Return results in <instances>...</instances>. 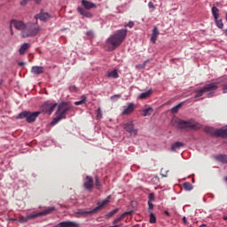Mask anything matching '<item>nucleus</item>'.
<instances>
[{
  "label": "nucleus",
  "mask_w": 227,
  "mask_h": 227,
  "mask_svg": "<svg viewBox=\"0 0 227 227\" xmlns=\"http://www.w3.org/2000/svg\"><path fill=\"white\" fill-rule=\"evenodd\" d=\"M127 33H129L127 28H121L117 30L114 35H110L105 44L106 51L112 52V51L118 49V47H120V45L125 42V38H127Z\"/></svg>",
  "instance_id": "f257e3e1"
},
{
  "label": "nucleus",
  "mask_w": 227,
  "mask_h": 227,
  "mask_svg": "<svg viewBox=\"0 0 227 227\" xmlns=\"http://www.w3.org/2000/svg\"><path fill=\"white\" fill-rule=\"evenodd\" d=\"M71 109L72 106L67 103H60L56 112L57 117L53 119L51 125H56L58 122L61 121V120H65V118H67V114Z\"/></svg>",
  "instance_id": "f03ea898"
},
{
  "label": "nucleus",
  "mask_w": 227,
  "mask_h": 227,
  "mask_svg": "<svg viewBox=\"0 0 227 227\" xmlns=\"http://www.w3.org/2000/svg\"><path fill=\"white\" fill-rule=\"evenodd\" d=\"M82 5L83 7H78L77 9L80 15H82L83 17H87V19H91V17H93V14H91V12L86 10H92V8H97V4L88 0H82Z\"/></svg>",
  "instance_id": "7ed1b4c3"
},
{
  "label": "nucleus",
  "mask_w": 227,
  "mask_h": 227,
  "mask_svg": "<svg viewBox=\"0 0 227 227\" xmlns=\"http://www.w3.org/2000/svg\"><path fill=\"white\" fill-rule=\"evenodd\" d=\"M40 33V26L35 23H27L24 31L21 32L22 38L36 36Z\"/></svg>",
  "instance_id": "20e7f679"
},
{
  "label": "nucleus",
  "mask_w": 227,
  "mask_h": 227,
  "mask_svg": "<svg viewBox=\"0 0 227 227\" xmlns=\"http://www.w3.org/2000/svg\"><path fill=\"white\" fill-rule=\"evenodd\" d=\"M38 116H40V112L31 113V112L24 111V112H21L17 116V119L24 120V118H26V121L27 123H35V121H36V118H38Z\"/></svg>",
  "instance_id": "39448f33"
},
{
  "label": "nucleus",
  "mask_w": 227,
  "mask_h": 227,
  "mask_svg": "<svg viewBox=\"0 0 227 227\" xmlns=\"http://www.w3.org/2000/svg\"><path fill=\"white\" fill-rule=\"evenodd\" d=\"M176 123L177 124V129H196L198 127V123L194 120L182 121L177 119Z\"/></svg>",
  "instance_id": "423d86ee"
},
{
  "label": "nucleus",
  "mask_w": 227,
  "mask_h": 227,
  "mask_svg": "<svg viewBox=\"0 0 227 227\" xmlns=\"http://www.w3.org/2000/svg\"><path fill=\"white\" fill-rule=\"evenodd\" d=\"M109 203V200H105L102 202H98V207H96L94 209L90 210V211H82L80 212L79 214L81 215H90V214H97V212H99V210H102V208H104V207H106V205H107Z\"/></svg>",
  "instance_id": "0eeeda50"
},
{
  "label": "nucleus",
  "mask_w": 227,
  "mask_h": 227,
  "mask_svg": "<svg viewBox=\"0 0 227 227\" xmlns=\"http://www.w3.org/2000/svg\"><path fill=\"white\" fill-rule=\"evenodd\" d=\"M58 106V103L46 102L42 106V111L47 114H51L54 109Z\"/></svg>",
  "instance_id": "6e6552de"
},
{
  "label": "nucleus",
  "mask_w": 227,
  "mask_h": 227,
  "mask_svg": "<svg viewBox=\"0 0 227 227\" xmlns=\"http://www.w3.org/2000/svg\"><path fill=\"white\" fill-rule=\"evenodd\" d=\"M12 26H13V27H15V29H17L18 31L22 32V31H26V27L27 24L24 23V21L12 20L11 21V29H12Z\"/></svg>",
  "instance_id": "1a4fd4ad"
},
{
  "label": "nucleus",
  "mask_w": 227,
  "mask_h": 227,
  "mask_svg": "<svg viewBox=\"0 0 227 227\" xmlns=\"http://www.w3.org/2000/svg\"><path fill=\"white\" fill-rule=\"evenodd\" d=\"M123 128L125 129L126 132L130 134V136L137 135V129L134 128V122L132 121H129L128 122L124 123Z\"/></svg>",
  "instance_id": "9d476101"
},
{
  "label": "nucleus",
  "mask_w": 227,
  "mask_h": 227,
  "mask_svg": "<svg viewBox=\"0 0 227 227\" xmlns=\"http://www.w3.org/2000/svg\"><path fill=\"white\" fill-rule=\"evenodd\" d=\"M85 180L86 181L83 184L84 189H86V191H93V185H94L93 177L87 176Z\"/></svg>",
  "instance_id": "9b49d317"
},
{
  "label": "nucleus",
  "mask_w": 227,
  "mask_h": 227,
  "mask_svg": "<svg viewBox=\"0 0 227 227\" xmlns=\"http://www.w3.org/2000/svg\"><path fill=\"white\" fill-rule=\"evenodd\" d=\"M130 214H132V211H128V212H125L122 215H121L118 218H115L113 221L114 226H118V227L121 226V224H118V223H121V221H123V219H125V216L130 215Z\"/></svg>",
  "instance_id": "f8f14e48"
},
{
  "label": "nucleus",
  "mask_w": 227,
  "mask_h": 227,
  "mask_svg": "<svg viewBox=\"0 0 227 227\" xmlns=\"http://www.w3.org/2000/svg\"><path fill=\"white\" fill-rule=\"evenodd\" d=\"M79 223L77 222L66 221L59 223L57 227H79Z\"/></svg>",
  "instance_id": "ddd939ff"
},
{
  "label": "nucleus",
  "mask_w": 227,
  "mask_h": 227,
  "mask_svg": "<svg viewBox=\"0 0 227 227\" xmlns=\"http://www.w3.org/2000/svg\"><path fill=\"white\" fill-rule=\"evenodd\" d=\"M217 84L215 83H209V84H206L202 90H204V92L207 93L208 91H215V90H217Z\"/></svg>",
  "instance_id": "4468645a"
},
{
  "label": "nucleus",
  "mask_w": 227,
  "mask_h": 227,
  "mask_svg": "<svg viewBox=\"0 0 227 227\" xmlns=\"http://www.w3.org/2000/svg\"><path fill=\"white\" fill-rule=\"evenodd\" d=\"M35 19H39L43 22H47L51 19V14L47 12H41L40 14L35 16Z\"/></svg>",
  "instance_id": "2eb2a0df"
},
{
  "label": "nucleus",
  "mask_w": 227,
  "mask_h": 227,
  "mask_svg": "<svg viewBox=\"0 0 227 227\" xmlns=\"http://www.w3.org/2000/svg\"><path fill=\"white\" fill-rule=\"evenodd\" d=\"M36 217H41L40 213L31 214V215H27L26 217H22L21 223H27V221L36 219Z\"/></svg>",
  "instance_id": "dca6fc26"
},
{
  "label": "nucleus",
  "mask_w": 227,
  "mask_h": 227,
  "mask_svg": "<svg viewBox=\"0 0 227 227\" xmlns=\"http://www.w3.org/2000/svg\"><path fill=\"white\" fill-rule=\"evenodd\" d=\"M31 73L34 74V75H40L43 74V67L34 66L31 68Z\"/></svg>",
  "instance_id": "f3484780"
},
{
  "label": "nucleus",
  "mask_w": 227,
  "mask_h": 227,
  "mask_svg": "<svg viewBox=\"0 0 227 227\" xmlns=\"http://www.w3.org/2000/svg\"><path fill=\"white\" fill-rule=\"evenodd\" d=\"M157 38H159V28L157 27H155L153 29V33H152V36H151V42L153 43H156Z\"/></svg>",
  "instance_id": "a211bd4d"
},
{
  "label": "nucleus",
  "mask_w": 227,
  "mask_h": 227,
  "mask_svg": "<svg viewBox=\"0 0 227 227\" xmlns=\"http://www.w3.org/2000/svg\"><path fill=\"white\" fill-rule=\"evenodd\" d=\"M134 109H136V106H134V103H130L126 109L122 112V114L129 115L131 114V113H134Z\"/></svg>",
  "instance_id": "6ab92c4d"
},
{
  "label": "nucleus",
  "mask_w": 227,
  "mask_h": 227,
  "mask_svg": "<svg viewBox=\"0 0 227 227\" xmlns=\"http://www.w3.org/2000/svg\"><path fill=\"white\" fill-rule=\"evenodd\" d=\"M215 160L222 162V164H227V155L226 154H217L215 156Z\"/></svg>",
  "instance_id": "aec40b11"
},
{
  "label": "nucleus",
  "mask_w": 227,
  "mask_h": 227,
  "mask_svg": "<svg viewBox=\"0 0 227 227\" xmlns=\"http://www.w3.org/2000/svg\"><path fill=\"white\" fill-rule=\"evenodd\" d=\"M204 132H206V134H209V136H215L216 137L217 129L207 126L204 129Z\"/></svg>",
  "instance_id": "412c9836"
},
{
  "label": "nucleus",
  "mask_w": 227,
  "mask_h": 227,
  "mask_svg": "<svg viewBox=\"0 0 227 227\" xmlns=\"http://www.w3.org/2000/svg\"><path fill=\"white\" fill-rule=\"evenodd\" d=\"M216 137H227V128L216 129Z\"/></svg>",
  "instance_id": "4be33fe9"
},
{
  "label": "nucleus",
  "mask_w": 227,
  "mask_h": 227,
  "mask_svg": "<svg viewBox=\"0 0 227 227\" xmlns=\"http://www.w3.org/2000/svg\"><path fill=\"white\" fill-rule=\"evenodd\" d=\"M30 47H31L30 43H23L19 50L20 56L26 54V51H27V49H29Z\"/></svg>",
  "instance_id": "5701e85b"
},
{
  "label": "nucleus",
  "mask_w": 227,
  "mask_h": 227,
  "mask_svg": "<svg viewBox=\"0 0 227 227\" xmlns=\"http://www.w3.org/2000/svg\"><path fill=\"white\" fill-rule=\"evenodd\" d=\"M185 146V144L182 142H176L171 146V152H176V150H180V148Z\"/></svg>",
  "instance_id": "b1692460"
},
{
  "label": "nucleus",
  "mask_w": 227,
  "mask_h": 227,
  "mask_svg": "<svg viewBox=\"0 0 227 227\" xmlns=\"http://www.w3.org/2000/svg\"><path fill=\"white\" fill-rule=\"evenodd\" d=\"M54 210H56V207H48L46 209H44L43 211L42 212H39V215H49V214H52V212H54Z\"/></svg>",
  "instance_id": "393cba45"
},
{
  "label": "nucleus",
  "mask_w": 227,
  "mask_h": 227,
  "mask_svg": "<svg viewBox=\"0 0 227 227\" xmlns=\"http://www.w3.org/2000/svg\"><path fill=\"white\" fill-rule=\"evenodd\" d=\"M107 77H110L111 79H118V77H120V74H118V70L114 69V71L108 72Z\"/></svg>",
  "instance_id": "a878e982"
},
{
  "label": "nucleus",
  "mask_w": 227,
  "mask_h": 227,
  "mask_svg": "<svg viewBox=\"0 0 227 227\" xmlns=\"http://www.w3.org/2000/svg\"><path fill=\"white\" fill-rule=\"evenodd\" d=\"M211 12L215 20H217V19H219V9L215 6H213Z\"/></svg>",
  "instance_id": "bb28decb"
},
{
  "label": "nucleus",
  "mask_w": 227,
  "mask_h": 227,
  "mask_svg": "<svg viewBox=\"0 0 227 227\" xmlns=\"http://www.w3.org/2000/svg\"><path fill=\"white\" fill-rule=\"evenodd\" d=\"M153 93V91H152V90H149L145 92L141 93L139 98H141V100H145V98H148V97H150Z\"/></svg>",
  "instance_id": "cd10ccee"
},
{
  "label": "nucleus",
  "mask_w": 227,
  "mask_h": 227,
  "mask_svg": "<svg viewBox=\"0 0 227 227\" xmlns=\"http://www.w3.org/2000/svg\"><path fill=\"white\" fill-rule=\"evenodd\" d=\"M118 212H120V208H115V209L112 210L111 212H109L108 214H106V218L111 219V217H113V215H115V214H118Z\"/></svg>",
  "instance_id": "c85d7f7f"
},
{
  "label": "nucleus",
  "mask_w": 227,
  "mask_h": 227,
  "mask_svg": "<svg viewBox=\"0 0 227 227\" xmlns=\"http://www.w3.org/2000/svg\"><path fill=\"white\" fill-rule=\"evenodd\" d=\"M153 113V108L148 107L143 111V116H150Z\"/></svg>",
  "instance_id": "c756f323"
},
{
  "label": "nucleus",
  "mask_w": 227,
  "mask_h": 227,
  "mask_svg": "<svg viewBox=\"0 0 227 227\" xmlns=\"http://www.w3.org/2000/svg\"><path fill=\"white\" fill-rule=\"evenodd\" d=\"M215 22L217 27H219V29H223V27H224V24L223 23V20L216 19V20H215Z\"/></svg>",
  "instance_id": "7c9ffc66"
},
{
  "label": "nucleus",
  "mask_w": 227,
  "mask_h": 227,
  "mask_svg": "<svg viewBox=\"0 0 227 227\" xmlns=\"http://www.w3.org/2000/svg\"><path fill=\"white\" fill-rule=\"evenodd\" d=\"M82 104H86V96H82V100L74 102V106H82Z\"/></svg>",
  "instance_id": "2f4dec72"
},
{
  "label": "nucleus",
  "mask_w": 227,
  "mask_h": 227,
  "mask_svg": "<svg viewBox=\"0 0 227 227\" xmlns=\"http://www.w3.org/2000/svg\"><path fill=\"white\" fill-rule=\"evenodd\" d=\"M182 106H183V103H179L177 106H174L171 109V113H173L174 114L178 113V111L180 110V107H182Z\"/></svg>",
  "instance_id": "473e14b6"
},
{
  "label": "nucleus",
  "mask_w": 227,
  "mask_h": 227,
  "mask_svg": "<svg viewBox=\"0 0 227 227\" xmlns=\"http://www.w3.org/2000/svg\"><path fill=\"white\" fill-rule=\"evenodd\" d=\"M183 187L185 189V191H192V184L189 182L184 183Z\"/></svg>",
  "instance_id": "72a5a7b5"
},
{
  "label": "nucleus",
  "mask_w": 227,
  "mask_h": 227,
  "mask_svg": "<svg viewBox=\"0 0 227 227\" xmlns=\"http://www.w3.org/2000/svg\"><path fill=\"white\" fill-rule=\"evenodd\" d=\"M203 93H205V90L202 89L196 91V95L194 96V98H200V97H203Z\"/></svg>",
  "instance_id": "f704fd0d"
},
{
  "label": "nucleus",
  "mask_w": 227,
  "mask_h": 227,
  "mask_svg": "<svg viewBox=\"0 0 227 227\" xmlns=\"http://www.w3.org/2000/svg\"><path fill=\"white\" fill-rule=\"evenodd\" d=\"M149 222L151 223V224H155V223H157V218L155 217V215L153 213L150 214Z\"/></svg>",
  "instance_id": "c9c22d12"
},
{
  "label": "nucleus",
  "mask_w": 227,
  "mask_h": 227,
  "mask_svg": "<svg viewBox=\"0 0 227 227\" xmlns=\"http://www.w3.org/2000/svg\"><path fill=\"white\" fill-rule=\"evenodd\" d=\"M118 98H121V95L120 94H116L111 97V100H113L114 102H116V100H118Z\"/></svg>",
  "instance_id": "e433bc0d"
},
{
  "label": "nucleus",
  "mask_w": 227,
  "mask_h": 227,
  "mask_svg": "<svg viewBox=\"0 0 227 227\" xmlns=\"http://www.w3.org/2000/svg\"><path fill=\"white\" fill-rule=\"evenodd\" d=\"M96 186L98 187V189H100V187H102V184L100 183V179L97 176H96Z\"/></svg>",
  "instance_id": "4c0bfd02"
},
{
  "label": "nucleus",
  "mask_w": 227,
  "mask_h": 227,
  "mask_svg": "<svg viewBox=\"0 0 227 227\" xmlns=\"http://www.w3.org/2000/svg\"><path fill=\"white\" fill-rule=\"evenodd\" d=\"M124 27H134V21H129L128 24L124 25Z\"/></svg>",
  "instance_id": "58836bf2"
},
{
  "label": "nucleus",
  "mask_w": 227,
  "mask_h": 227,
  "mask_svg": "<svg viewBox=\"0 0 227 227\" xmlns=\"http://www.w3.org/2000/svg\"><path fill=\"white\" fill-rule=\"evenodd\" d=\"M29 1H33V0H22L20 4L21 6H26V4H27V3H29Z\"/></svg>",
  "instance_id": "ea45409f"
},
{
  "label": "nucleus",
  "mask_w": 227,
  "mask_h": 227,
  "mask_svg": "<svg viewBox=\"0 0 227 227\" xmlns=\"http://www.w3.org/2000/svg\"><path fill=\"white\" fill-rule=\"evenodd\" d=\"M29 1H33V0H22L20 4L21 6H26V4H27V3H29Z\"/></svg>",
  "instance_id": "a19ab883"
},
{
  "label": "nucleus",
  "mask_w": 227,
  "mask_h": 227,
  "mask_svg": "<svg viewBox=\"0 0 227 227\" xmlns=\"http://www.w3.org/2000/svg\"><path fill=\"white\" fill-rule=\"evenodd\" d=\"M148 198H149V201H153L155 200V194L150 193Z\"/></svg>",
  "instance_id": "79ce46f5"
},
{
  "label": "nucleus",
  "mask_w": 227,
  "mask_h": 227,
  "mask_svg": "<svg viewBox=\"0 0 227 227\" xmlns=\"http://www.w3.org/2000/svg\"><path fill=\"white\" fill-rule=\"evenodd\" d=\"M87 36H89L90 38H93V36H95V34L93 33V31H88Z\"/></svg>",
  "instance_id": "37998d69"
},
{
  "label": "nucleus",
  "mask_w": 227,
  "mask_h": 227,
  "mask_svg": "<svg viewBox=\"0 0 227 227\" xmlns=\"http://www.w3.org/2000/svg\"><path fill=\"white\" fill-rule=\"evenodd\" d=\"M148 206H149V210H153V203L151 200H148Z\"/></svg>",
  "instance_id": "c03bdc74"
},
{
  "label": "nucleus",
  "mask_w": 227,
  "mask_h": 227,
  "mask_svg": "<svg viewBox=\"0 0 227 227\" xmlns=\"http://www.w3.org/2000/svg\"><path fill=\"white\" fill-rule=\"evenodd\" d=\"M223 93H227V84L223 86Z\"/></svg>",
  "instance_id": "a18cd8bd"
},
{
  "label": "nucleus",
  "mask_w": 227,
  "mask_h": 227,
  "mask_svg": "<svg viewBox=\"0 0 227 227\" xmlns=\"http://www.w3.org/2000/svg\"><path fill=\"white\" fill-rule=\"evenodd\" d=\"M148 6H149V8H155V5H153V2H149Z\"/></svg>",
  "instance_id": "49530a36"
},
{
  "label": "nucleus",
  "mask_w": 227,
  "mask_h": 227,
  "mask_svg": "<svg viewBox=\"0 0 227 227\" xmlns=\"http://www.w3.org/2000/svg\"><path fill=\"white\" fill-rule=\"evenodd\" d=\"M207 98H210V97H214V93H212V92L211 93H207Z\"/></svg>",
  "instance_id": "de8ad7c7"
},
{
  "label": "nucleus",
  "mask_w": 227,
  "mask_h": 227,
  "mask_svg": "<svg viewBox=\"0 0 227 227\" xmlns=\"http://www.w3.org/2000/svg\"><path fill=\"white\" fill-rule=\"evenodd\" d=\"M183 222L184 224H187V217L184 216L183 217Z\"/></svg>",
  "instance_id": "09e8293b"
},
{
  "label": "nucleus",
  "mask_w": 227,
  "mask_h": 227,
  "mask_svg": "<svg viewBox=\"0 0 227 227\" xmlns=\"http://www.w3.org/2000/svg\"><path fill=\"white\" fill-rule=\"evenodd\" d=\"M34 1L35 3H36V4H40V3H42V0H32Z\"/></svg>",
  "instance_id": "8fccbe9b"
},
{
  "label": "nucleus",
  "mask_w": 227,
  "mask_h": 227,
  "mask_svg": "<svg viewBox=\"0 0 227 227\" xmlns=\"http://www.w3.org/2000/svg\"><path fill=\"white\" fill-rule=\"evenodd\" d=\"M98 116H102V114H100V108L98 109Z\"/></svg>",
  "instance_id": "3c124183"
},
{
  "label": "nucleus",
  "mask_w": 227,
  "mask_h": 227,
  "mask_svg": "<svg viewBox=\"0 0 227 227\" xmlns=\"http://www.w3.org/2000/svg\"><path fill=\"white\" fill-rule=\"evenodd\" d=\"M24 65H25L24 62H20V63H19V66H20V67H24Z\"/></svg>",
  "instance_id": "603ef678"
},
{
  "label": "nucleus",
  "mask_w": 227,
  "mask_h": 227,
  "mask_svg": "<svg viewBox=\"0 0 227 227\" xmlns=\"http://www.w3.org/2000/svg\"><path fill=\"white\" fill-rule=\"evenodd\" d=\"M164 214L166 215H168V217H169V212H168V211H164Z\"/></svg>",
  "instance_id": "864d4df0"
},
{
  "label": "nucleus",
  "mask_w": 227,
  "mask_h": 227,
  "mask_svg": "<svg viewBox=\"0 0 227 227\" xmlns=\"http://www.w3.org/2000/svg\"><path fill=\"white\" fill-rule=\"evenodd\" d=\"M225 35H226V36H227V29L225 30Z\"/></svg>",
  "instance_id": "5fc2aeb1"
},
{
  "label": "nucleus",
  "mask_w": 227,
  "mask_h": 227,
  "mask_svg": "<svg viewBox=\"0 0 227 227\" xmlns=\"http://www.w3.org/2000/svg\"><path fill=\"white\" fill-rule=\"evenodd\" d=\"M224 220L227 221V216L224 217Z\"/></svg>",
  "instance_id": "6e6d98bb"
},
{
  "label": "nucleus",
  "mask_w": 227,
  "mask_h": 227,
  "mask_svg": "<svg viewBox=\"0 0 227 227\" xmlns=\"http://www.w3.org/2000/svg\"><path fill=\"white\" fill-rule=\"evenodd\" d=\"M18 223H20V218H19Z\"/></svg>",
  "instance_id": "4d7b16f0"
},
{
  "label": "nucleus",
  "mask_w": 227,
  "mask_h": 227,
  "mask_svg": "<svg viewBox=\"0 0 227 227\" xmlns=\"http://www.w3.org/2000/svg\"><path fill=\"white\" fill-rule=\"evenodd\" d=\"M225 182H227V176L225 177Z\"/></svg>",
  "instance_id": "13d9d810"
},
{
  "label": "nucleus",
  "mask_w": 227,
  "mask_h": 227,
  "mask_svg": "<svg viewBox=\"0 0 227 227\" xmlns=\"http://www.w3.org/2000/svg\"><path fill=\"white\" fill-rule=\"evenodd\" d=\"M203 226H205V224L200 225V227H203Z\"/></svg>",
  "instance_id": "bf43d9fd"
},
{
  "label": "nucleus",
  "mask_w": 227,
  "mask_h": 227,
  "mask_svg": "<svg viewBox=\"0 0 227 227\" xmlns=\"http://www.w3.org/2000/svg\"><path fill=\"white\" fill-rule=\"evenodd\" d=\"M11 34L13 35V31H12Z\"/></svg>",
  "instance_id": "052dcab7"
}]
</instances>
